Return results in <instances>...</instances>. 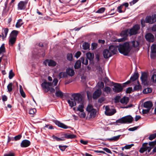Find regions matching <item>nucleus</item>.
Returning a JSON list of instances; mask_svg holds the SVG:
<instances>
[{
  "instance_id": "obj_36",
  "label": "nucleus",
  "mask_w": 156,
  "mask_h": 156,
  "mask_svg": "<svg viewBox=\"0 0 156 156\" xmlns=\"http://www.w3.org/2000/svg\"><path fill=\"white\" fill-rule=\"evenodd\" d=\"M81 61L83 64L87 65L88 64V60L87 58H85L83 57H81L80 58Z\"/></svg>"
},
{
  "instance_id": "obj_5",
  "label": "nucleus",
  "mask_w": 156,
  "mask_h": 156,
  "mask_svg": "<svg viewBox=\"0 0 156 156\" xmlns=\"http://www.w3.org/2000/svg\"><path fill=\"white\" fill-rule=\"evenodd\" d=\"M133 118L130 115L126 116L117 120L116 121L117 123L121 124L129 123L133 121Z\"/></svg>"
},
{
  "instance_id": "obj_34",
  "label": "nucleus",
  "mask_w": 156,
  "mask_h": 156,
  "mask_svg": "<svg viewBox=\"0 0 156 156\" xmlns=\"http://www.w3.org/2000/svg\"><path fill=\"white\" fill-rule=\"evenodd\" d=\"M59 79L62 78H66L67 77V75L66 72H61L59 73L58 75Z\"/></svg>"
},
{
  "instance_id": "obj_40",
  "label": "nucleus",
  "mask_w": 156,
  "mask_h": 156,
  "mask_svg": "<svg viewBox=\"0 0 156 156\" xmlns=\"http://www.w3.org/2000/svg\"><path fill=\"white\" fill-rule=\"evenodd\" d=\"M5 48L4 44H3L0 47V54H3L5 52Z\"/></svg>"
},
{
  "instance_id": "obj_32",
  "label": "nucleus",
  "mask_w": 156,
  "mask_h": 156,
  "mask_svg": "<svg viewBox=\"0 0 156 156\" xmlns=\"http://www.w3.org/2000/svg\"><path fill=\"white\" fill-rule=\"evenodd\" d=\"M76 137V136L74 134H64V137L67 139H73L74 138Z\"/></svg>"
},
{
  "instance_id": "obj_64",
  "label": "nucleus",
  "mask_w": 156,
  "mask_h": 156,
  "mask_svg": "<svg viewBox=\"0 0 156 156\" xmlns=\"http://www.w3.org/2000/svg\"><path fill=\"white\" fill-rule=\"evenodd\" d=\"M105 100V98L103 97H102L99 98L98 100V102L100 103H101Z\"/></svg>"
},
{
  "instance_id": "obj_21",
  "label": "nucleus",
  "mask_w": 156,
  "mask_h": 156,
  "mask_svg": "<svg viewBox=\"0 0 156 156\" xmlns=\"http://www.w3.org/2000/svg\"><path fill=\"white\" fill-rule=\"evenodd\" d=\"M66 73L67 75L72 76L74 75L75 72L73 69L71 68H68L66 69Z\"/></svg>"
},
{
  "instance_id": "obj_27",
  "label": "nucleus",
  "mask_w": 156,
  "mask_h": 156,
  "mask_svg": "<svg viewBox=\"0 0 156 156\" xmlns=\"http://www.w3.org/2000/svg\"><path fill=\"white\" fill-rule=\"evenodd\" d=\"M16 38L15 37H10L9 40V44L10 45H12L15 43Z\"/></svg>"
},
{
  "instance_id": "obj_8",
  "label": "nucleus",
  "mask_w": 156,
  "mask_h": 156,
  "mask_svg": "<svg viewBox=\"0 0 156 156\" xmlns=\"http://www.w3.org/2000/svg\"><path fill=\"white\" fill-rule=\"evenodd\" d=\"M124 87L120 83H115L114 87L112 88L113 90L115 93H119L122 91Z\"/></svg>"
},
{
  "instance_id": "obj_59",
  "label": "nucleus",
  "mask_w": 156,
  "mask_h": 156,
  "mask_svg": "<svg viewBox=\"0 0 156 156\" xmlns=\"http://www.w3.org/2000/svg\"><path fill=\"white\" fill-rule=\"evenodd\" d=\"M134 144H132L130 145H127L125 146L124 147L125 149H128L130 148L132 146H133Z\"/></svg>"
},
{
  "instance_id": "obj_24",
  "label": "nucleus",
  "mask_w": 156,
  "mask_h": 156,
  "mask_svg": "<svg viewBox=\"0 0 156 156\" xmlns=\"http://www.w3.org/2000/svg\"><path fill=\"white\" fill-rule=\"evenodd\" d=\"M139 76V74L138 73H135L130 77V80L132 82H133L137 80Z\"/></svg>"
},
{
  "instance_id": "obj_12",
  "label": "nucleus",
  "mask_w": 156,
  "mask_h": 156,
  "mask_svg": "<svg viewBox=\"0 0 156 156\" xmlns=\"http://www.w3.org/2000/svg\"><path fill=\"white\" fill-rule=\"evenodd\" d=\"M102 91L101 89H98L96 90L93 93L92 97L94 99H97L101 95Z\"/></svg>"
},
{
  "instance_id": "obj_46",
  "label": "nucleus",
  "mask_w": 156,
  "mask_h": 156,
  "mask_svg": "<svg viewBox=\"0 0 156 156\" xmlns=\"http://www.w3.org/2000/svg\"><path fill=\"white\" fill-rule=\"evenodd\" d=\"M98 87L99 88L98 89H101L104 88V83L102 82H99L98 83Z\"/></svg>"
},
{
  "instance_id": "obj_20",
  "label": "nucleus",
  "mask_w": 156,
  "mask_h": 156,
  "mask_svg": "<svg viewBox=\"0 0 156 156\" xmlns=\"http://www.w3.org/2000/svg\"><path fill=\"white\" fill-rule=\"evenodd\" d=\"M117 49H118V48L117 46H115L114 45H111L109 47V50H108L111 53H112L113 54H116L117 52Z\"/></svg>"
},
{
  "instance_id": "obj_13",
  "label": "nucleus",
  "mask_w": 156,
  "mask_h": 156,
  "mask_svg": "<svg viewBox=\"0 0 156 156\" xmlns=\"http://www.w3.org/2000/svg\"><path fill=\"white\" fill-rule=\"evenodd\" d=\"M31 144L30 141L27 140H23L20 143V146L22 147H26L29 146Z\"/></svg>"
},
{
  "instance_id": "obj_10",
  "label": "nucleus",
  "mask_w": 156,
  "mask_h": 156,
  "mask_svg": "<svg viewBox=\"0 0 156 156\" xmlns=\"http://www.w3.org/2000/svg\"><path fill=\"white\" fill-rule=\"evenodd\" d=\"M105 114L107 115H112L116 112L115 109L110 108L108 106H106L105 108Z\"/></svg>"
},
{
  "instance_id": "obj_47",
  "label": "nucleus",
  "mask_w": 156,
  "mask_h": 156,
  "mask_svg": "<svg viewBox=\"0 0 156 156\" xmlns=\"http://www.w3.org/2000/svg\"><path fill=\"white\" fill-rule=\"evenodd\" d=\"M22 137V135H18L15 136L13 139H12V140H14L15 141L18 140H20L21 137Z\"/></svg>"
},
{
  "instance_id": "obj_2",
  "label": "nucleus",
  "mask_w": 156,
  "mask_h": 156,
  "mask_svg": "<svg viewBox=\"0 0 156 156\" xmlns=\"http://www.w3.org/2000/svg\"><path fill=\"white\" fill-rule=\"evenodd\" d=\"M117 47L119 52L125 55H127L131 50L129 44L127 42L117 45Z\"/></svg>"
},
{
  "instance_id": "obj_52",
  "label": "nucleus",
  "mask_w": 156,
  "mask_h": 156,
  "mask_svg": "<svg viewBox=\"0 0 156 156\" xmlns=\"http://www.w3.org/2000/svg\"><path fill=\"white\" fill-rule=\"evenodd\" d=\"M78 1L79 0H71L70 2L71 5H74L77 4Z\"/></svg>"
},
{
  "instance_id": "obj_43",
  "label": "nucleus",
  "mask_w": 156,
  "mask_h": 156,
  "mask_svg": "<svg viewBox=\"0 0 156 156\" xmlns=\"http://www.w3.org/2000/svg\"><path fill=\"white\" fill-rule=\"evenodd\" d=\"M18 33V31L16 30H13L11 32L10 37H15L16 38V36L17 35Z\"/></svg>"
},
{
  "instance_id": "obj_62",
  "label": "nucleus",
  "mask_w": 156,
  "mask_h": 156,
  "mask_svg": "<svg viewBox=\"0 0 156 156\" xmlns=\"http://www.w3.org/2000/svg\"><path fill=\"white\" fill-rule=\"evenodd\" d=\"M81 53L80 51H78L76 53L75 55V57L77 58H78L81 55Z\"/></svg>"
},
{
  "instance_id": "obj_57",
  "label": "nucleus",
  "mask_w": 156,
  "mask_h": 156,
  "mask_svg": "<svg viewBox=\"0 0 156 156\" xmlns=\"http://www.w3.org/2000/svg\"><path fill=\"white\" fill-rule=\"evenodd\" d=\"M59 149L62 151H64L65 150L66 148L67 147V146H59Z\"/></svg>"
},
{
  "instance_id": "obj_18",
  "label": "nucleus",
  "mask_w": 156,
  "mask_h": 156,
  "mask_svg": "<svg viewBox=\"0 0 156 156\" xmlns=\"http://www.w3.org/2000/svg\"><path fill=\"white\" fill-rule=\"evenodd\" d=\"M56 91L55 95L57 97L62 98L63 96V93L60 90L58 86H57L55 88Z\"/></svg>"
},
{
  "instance_id": "obj_55",
  "label": "nucleus",
  "mask_w": 156,
  "mask_h": 156,
  "mask_svg": "<svg viewBox=\"0 0 156 156\" xmlns=\"http://www.w3.org/2000/svg\"><path fill=\"white\" fill-rule=\"evenodd\" d=\"M36 111V109L35 108H33L30 110L29 111V113L30 114H33Z\"/></svg>"
},
{
  "instance_id": "obj_23",
  "label": "nucleus",
  "mask_w": 156,
  "mask_h": 156,
  "mask_svg": "<svg viewBox=\"0 0 156 156\" xmlns=\"http://www.w3.org/2000/svg\"><path fill=\"white\" fill-rule=\"evenodd\" d=\"M55 124L58 125L59 127L63 128L64 129H66L69 128V127L65 125L64 124L58 121H56L55 122Z\"/></svg>"
},
{
  "instance_id": "obj_6",
  "label": "nucleus",
  "mask_w": 156,
  "mask_h": 156,
  "mask_svg": "<svg viewBox=\"0 0 156 156\" xmlns=\"http://www.w3.org/2000/svg\"><path fill=\"white\" fill-rule=\"evenodd\" d=\"M72 97L76 103L82 104L83 103V98L81 95L79 93H74L72 94Z\"/></svg>"
},
{
  "instance_id": "obj_42",
  "label": "nucleus",
  "mask_w": 156,
  "mask_h": 156,
  "mask_svg": "<svg viewBox=\"0 0 156 156\" xmlns=\"http://www.w3.org/2000/svg\"><path fill=\"white\" fill-rule=\"evenodd\" d=\"M13 84L12 83H10L7 86V88L8 91L9 92H11L12 90Z\"/></svg>"
},
{
  "instance_id": "obj_26",
  "label": "nucleus",
  "mask_w": 156,
  "mask_h": 156,
  "mask_svg": "<svg viewBox=\"0 0 156 156\" xmlns=\"http://www.w3.org/2000/svg\"><path fill=\"white\" fill-rule=\"evenodd\" d=\"M103 91L106 94H108L111 93L112 90L110 87L106 86L103 88Z\"/></svg>"
},
{
  "instance_id": "obj_9",
  "label": "nucleus",
  "mask_w": 156,
  "mask_h": 156,
  "mask_svg": "<svg viewBox=\"0 0 156 156\" xmlns=\"http://www.w3.org/2000/svg\"><path fill=\"white\" fill-rule=\"evenodd\" d=\"M146 23L152 24L156 22V14L151 16H147L145 18Z\"/></svg>"
},
{
  "instance_id": "obj_60",
  "label": "nucleus",
  "mask_w": 156,
  "mask_h": 156,
  "mask_svg": "<svg viewBox=\"0 0 156 156\" xmlns=\"http://www.w3.org/2000/svg\"><path fill=\"white\" fill-rule=\"evenodd\" d=\"M150 110L147 108V109H143L142 112L143 114H147L149 112Z\"/></svg>"
},
{
  "instance_id": "obj_14",
  "label": "nucleus",
  "mask_w": 156,
  "mask_h": 156,
  "mask_svg": "<svg viewBox=\"0 0 156 156\" xmlns=\"http://www.w3.org/2000/svg\"><path fill=\"white\" fill-rule=\"evenodd\" d=\"M147 75L146 73H144L142 74L141 76L140 77V79L142 82L144 84V85H145L147 83Z\"/></svg>"
},
{
  "instance_id": "obj_3",
  "label": "nucleus",
  "mask_w": 156,
  "mask_h": 156,
  "mask_svg": "<svg viewBox=\"0 0 156 156\" xmlns=\"http://www.w3.org/2000/svg\"><path fill=\"white\" fill-rule=\"evenodd\" d=\"M147 143H145L143 144L142 147L140 150V152L141 153H143L147 151L148 152H149L153 147L156 144V141L150 142L148 144L150 146V147L147 146Z\"/></svg>"
},
{
  "instance_id": "obj_63",
  "label": "nucleus",
  "mask_w": 156,
  "mask_h": 156,
  "mask_svg": "<svg viewBox=\"0 0 156 156\" xmlns=\"http://www.w3.org/2000/svg\"><path fill=\"white\" fill-rule=\"evenodd\" d=\"M132 88L131 87H129L127 88L126 90V93H130L132 91Z\"/></svg>"
},
{
  "instance_id": "obj_58",
  "label": "nucleus",
  "mask_w": 156,
  "mask_h": 156,
  "mask_svg": "<svg viewBox=\"0 0 156 156\" xmlns=\"http://www.w3.org/2000/svg\"><path fill=\"white\" fill-rule=\"evenodd\" d=\"M123 7L122 5H120V6H119L117 8V11L119 13H122V12H123L122 10V8Z\"/></svg>"
},
{
  "instance_id": "obj_51",
  "label": "nucleus",
  "mask_w": 156,
  "mask_h": 156,
  "mask_svg": "<svg viewBox=\"0 0 156 156\" xmlns=\"http://www.w3.org/2000/svg\"><path fill=\"white\" fill-rule=\"evenodd\" d=\"M67 59L69 61H71L73 59V55L70 54H68L67 55Z\"/></svg>"
},
{
  "instance_id": "obj_28",
  "label": "nucleus",
  "mask_w": 156,
  "mask_h": 156,
  "mask_svg": "<svg viewBox=\"0 0 156 156\" xmlns=\"http://www.w3.org/2000/svg\"><path fill=\"white\" fill-rule=\"evenodd\" d=\"M68 102L69 104V106L72 107L74 106L75 105L76 103L74 101L73 99L71 98L70 100H69L68 101Z\"/></svg>"
},
{
  "instance_id": "obj_17",
  "label": "nucleus",
  "mask_w": 156,
  "mask_h": 156,
  "mask_svg": "<svg viewBox=\"0 0 156 156\" xmlns=\"http://www.w3.org/2000/svg\"><path fill=\"white\" fill-rule=\"evenodd\" d=\"M103 55L105 58H108L112 56V54L108 50L105 49L103 51Z\"/></svg>"
},
{
  "instance_id": "obj_33",
  "label": "nucleus",
  "mask_w": 156,
  "mask_h": 156,
  "mask_svg": "<svg viewBox=\"0 0 156 156\" xmlns=\"http://www.w3.org/2000/svg\"><path fill=\"white\" fill-rule=\"evenodd\" d=\"M81 66V61L78 60L77 61L74 65V68L75 69H78L80 68Z\"/></svg>"
},
{
  "instance_id": "obj_16",
  "label": "nucleus",
  "mask_w": 156,
  "mask_h": 156,
  "mask_svg": "<svg viewBox=\"0 0 156 156\" xmlns=\"http://www.w3.org/2000/svg\"><path fill=\"white\" fill-rule=\"evenodd\" d=\"M153 106V104L150 101H147L143 103V106L144 108L151 109Z\"/></svg>"
},
{
  "instance_id": "obj_11",
  "label": "nucleus",
  "mask_w": 156,
  "mask_h": 156,
  "mask_svg": "<svg viewBox=\"0 0 156 156\" xmlns=\"http://www.w3.org/2000/svg\"><path fill=\"white\" fill-rule=\"evenodd\" d=\"M27 3V1H20L18 4V10H23L25 9L26 7V5Z\"/></svg>"
},
{
  "instance_id": "obj_61",
  "label": "nucleus",
  "mask_w": 156,
  "mask_h": 156,
  "mask_svg": "<svg viewBox=\"0 0 156 156\" xmlns=\"http://www.w3.org/2000/svg\"><path fill=\"white\" fill-rule=\"evenodd\" d=\"M96 69L98 70L100 73L102 72V68L100 66H97L96 67Z\"/></svg>"
},
{
  "instance_id": "obj_56",
  "label": "nucleus",
  "mask_w": 156,
  "mask_h": 156,
  "mask_svg": "<svg viewBox=\"0 0 156 156\" xmlns=\"http://www.w3.org/2000/svg\"><path fill=\"white\" fill-rule=\"evenodd\" d=\"M152 91V90L150 88H147L143 90V92H145V93H149Z\"/></svg>"
},
{
  "instance_id": "obj_7",
  "label": "nucleus",
  "mask_w": 156,
  "mask_h": 156,
  "mask_svg": "<svg viewBox=\"0 0 156 156\" xmlns=\"http://www.w3.org/2000/svg\"><path fill=\"white\" fill-rule=\"evenodd\" d=\"M86 110L90 114V116L91 118H94L95 117L97 111L95 109L93 108V106L92 105H88L87 108Z\"/></svg>"
},
{
  "instance_id": "obj_50",
  "label": "nucleus",
  "mask_w": 156,
  "mask_h": 156,
  "mask_svg": "<svg viewBox=\"0 0 156 156\" xmlns=\"http://www.w3.org/2000/svg\"><path fill=\"white\" fill-rule=\"evenodd\" d=\"M105 8H101L97 10L96 12L98 13H102L105 11Z\"/></svg>"
},
{
  "instance_id": "obj_53",
  "label": "nucleus",
  "mask_w": 156,
  "mask_h": 156,
  "mask_svg": "<svg viewBox=\"0 0 156 156\" xmlns=\"http://www.w3.org/2000/svg\"><path fill=\"white\" fill-rule=\"evenodd\" d=\"M79 114V115L80 118H84L86 116L85 113L83 112H80Z\"/></svg>"
},
{
  "instance_id": "obj_30",
  "label": "nucleus",
  "mask_w": 156,
  "mask_h": 156,
  "mask_svg": "<svg viewBox=\"0 0 156 156\" xmlns=\"http://www.w3.org/2000/svg\"><path fill=\"white\" fill-rule=\"evenodd\" d=\"M87 58L90 60H92L94 58V55L93 53L88 52L86 54Z\"/></svg>"
},
{
  "instance_id": "obj_38",
  "label": "nucleus",
  "mask_w": 156,
  "mask_h": 156,
  "mask_svg": "<svg viewBox=\"0 0 156 156\" xmlns=\"http://www.w3.org/2000/svg\"><path fill=\"white\" fill-rule=\"evenodd\" d=\"M83 48L84 50H87L89 48L90 45L87 43L85 42L82 45Z\"/></svg>"
},
{
  "instance_id": "obj_25",
  "label": "nucleus",
  "mask_w": 156,
  "mask_h": 156,
  "mask_svg": "<svg viewBox=\"0 0 156 156\" xmlns=\"http://www.w3.org/2000/svg\"><path fill=\"white\" fill-rule=\"evenodd\" d=\"M130 44L134 48H138L139 45V42L137 41H133L130 43Z\"/></svg>"
},
{
  "instance_id": "obj_54",
  "label": "nucleus",
  "mask_w": 156,
  "mask_h": 156,
  "mask_svg": "<svg viewBox=\"0 0 156 156\" xmlns=\"http://www.w3.org/2000/svg\"><path fill=\"white\" fill-rule=\"evenodd\" d=\"M151 80L153 82L156 83V74H154L152 76Z\"/></svg>"
},
{
  "instance_id": "obj_49",
  "label": "nucleus",
  "mask_w": 156,
  "mask_h": 156,
  "mask_svg": "<svg viewBox=\"0 0 156 156\" xmlns=\"http://www.w3.org/2000/svg\"><path fill=\"white\" fill-rule=\"evenodd\" d=\"M14 76V74L12 72V70H11L9 72V79H11Z\"/></svg>"
},
{
  "instance_id": "obj_31",
  "label": "nucleus",
  "mask_w": 156,
  "mask_h": 156,
  "mask_svg": "<svg viewBox=\"0 0 156 156\" xmlns=\"http://www.w3.org/2000/svg\"><path fill=\"white\" fill-rule=\"evenodd\" d=\"M128 101L129 99L128 98L126 97H124L120 100V102L122 104H126Z\"/></svg>"
},
{
  "instance_id": "obj_37",
  "label": "nucleus",
  "mask_w": 156,
  "mask_h": 156,
  "mask_svg": "<svg viewBox=\"0 0 156 156\" xmlns=\"http://www.w3.org/2000/svg\"><path fill=\"white\" fill-rule=\"evenodd\" d=\"M137 83L138 85H135L134 87V90H139L141 88V86L138 81H137Z\"/></svg>"
},
{
  "instance_id": "obj_48",
  "label": "nucleus",
  "mask_w": 156,
  "mask_h": 156,
  "mask_svg": "<svg viewBox=\"0 0 156 156\" xmlns=\"http://www.w3.org/2000/svg\"><path fill=\"white\" fill-rule=\"evenodd\" d=\"M156 137V133H154L150 135L148 139L150 140H152Z\"/></svg>"
},
{
  "instance_id": "obj_44",
  "label": "nucleus",
  "mask_w": 156,
  "mask_h": 156,
  "mask_svg": "<svg viewBox=\"0 0 156 156\" xmlns=\"http://www.w3.org/2000/svg\"><path fill=\"white\" fill-rule=\"evenodd\" d=\"M58 82V80L57 78H55L54 79L52 83H51V87H54L57 85V83Z\"/></svg>"
},
{
  "instance_id": "obj_39",
  "label": "nucleus",
  "mask_w": 156,
  "mask_h": 156,
  "mask_svg": "<svg viewBox=\"0 0 156 156\" xmlns=\"http://www.w3.org/2000/svg\"><path fill=\"white\" fill-rule=\"evenodd\" d=\"M151 51L152 54L156 53V44H153L151 46Z\"/></svg>"
},
{
  "instance_id": "obj_1",
  "label": "nucleus",
  "mask_w": 156,
  "mask_h": 156,
  "mask_svg": "<svg viewBox=\"0 0 156 156\" xmlns=\"http://www.w3.org/2000/svg\"><path fill=\"white\" fill-rule=\"evenodd\" d=\"M140 28V26L138 24L135 25L133 27L130 29H128L123 31H122L120 34L121 36H124V37L119 39V42H121L125 41L126 39L127 36L129 35L131 36L133 35H135L137 34L138 31Z\"/></svg>"
},
{
  "instance_id": "obj_19",
  "label": "nucleus",
  "mask_w": 156,
  "mask_h": 156,
  "mask_svg": "<svg viewBox=\"0 0 156 156\" xmlns=\"http://www.w3.org/2000/svg\"><path fill=\"white\" fill-rule=\"evenodd\" d=\"M146 39L149 42H153L154 40V36L150 33L147 34L145 36Z\"/></svg>"
},
{
  "instance_id": "obj_22",
  "label": "nucleus",
  "mask_w": 156,
  "mask_h": 156,
  "mask_svg": "<svg viewBox=\"0 0 156 156\" xmlns=\"http://www.w3.org/2000/svg\"><path fill=\"white\" fill-rule=\"evenodd\" d=\"M9 29L7 28H5L3 29L2 35H0V36L2 37L3 39L5 38L8 32Z\"/></svg>"
},
{
  "instance_id": "obj_35",
  "label": "nucleus",
  "mask_w": 156,
  "mask_h": 156,
  "mask_svg": "<svg viewBox=\"0 0 156 156\" xmlns=\"http://www.w3.org/2000/svg\"><path fill=\"white\" fill-rule=\"evenodd\" d=\"M121 136V135H119L117 136H115L110 138L108 139V140L110 141H116L118 140Z\"/></svg>"
},
{
  "instance_id": "obj_29",
  "label": "nucleus",
  "mask_w": 156,
  "mask_h": 156,
  "mask_svg": "<svg viewBox=\"0 0 156 156\" xmlns=\"http://www.w3.org/2000/svg\"><path fill=\"white\" fill-rule=\"evenodd\" d=\"M23 23L22 20L21 19L18 20L16 24V28L20 27Z\"/></svg>"
},
{
  "instance_id": "obj_15",
  "label": "nucleus",
  "mask_w": 156,
  "mask_h": 156,
  "mask_svg": "<svg viewBox=\"0 0 156 156\" xmlns=\"http://www.w3.org/2000/svg\"><path fill=\"white\" fill-rule=\"evenodd\" d=\"M45 65L48 64L49 66H54L56 65V63L55 61L52 60L46 59L44 62Z\"/></svg>"
},
{
  "instance_id": "obj_4",
  "label": "nucleus",
  "mask_w": 156,
  "mask_h": 156,
  "mask_svg": "<svg viewBox=\"0 0 156 156\" xmlns=\"http://www.w3.org/2000/svg\"><path fill=\"white\" fill-rule=\"evenodd\" d=\"M51 85V83L48 82L46 80H45L41 84L42 88L44 90L45 92H47L50 91L51 93L55 92V89L52 88L50 87Z\"/></svg>"
},
{
  "instance_id": "obj_45",
  "label": "nucleus",
  "mask_w": 156,
  "mask_h": 156,
  "mask_svg": "<svg viewBox=\"0 0 156 156\" xmlns=\"http://www.w3.org/2000/svg\"><path fill=\"white\" fill-rule=\"evenodd\" d=\"M83 108L84 106L83 105H79L78 107L77 108V110L79 111L80 112H83L84 111L83 109Z\"/></svg>"
},
{
  "instance_id": "obj_41",
  "label": "nucleus",
  "mask_w": 156,
  "mask_h": 156,
  "mask_svg": "<svg viewBox=\"0 0 156 156\" xmlns=\"http://www.w3.org/2000/svg\"><path fill=\"white\" fill-rule=\"evenodd\" d=\"M20 92L21 94V95L23 98H25L26 97V95H25V94L22 89V86L21 85H20Z\"/></svg>"
}]
</instances>
